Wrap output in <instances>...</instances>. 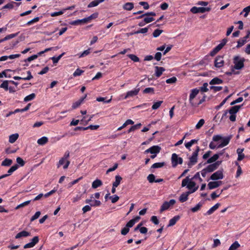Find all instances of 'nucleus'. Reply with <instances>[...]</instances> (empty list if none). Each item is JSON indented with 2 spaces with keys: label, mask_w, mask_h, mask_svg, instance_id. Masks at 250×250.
Returning a JSON list of instances; mask_svg holds the SVG:
<instances>
[{
  "label": "nucleus",
  "mask_w": 250,
  "mask_h": 250,
  "mask_svg": "<svg viewBox=\"0 0 250 250\" xmlns=\"http://www.w3.org/2000/svg\"><path fill=\"white\" fill-rule=\"evenodd\" d=\"M231 136L223 137L221 135H215L212 137V141L209 144L211 149L222 148L227 146L230 140Z\"/></svg>",
  "instance_id": "f257e3e1"
},
{
  "label": "nucleus",
  "mask_w": 250,
  "mask_h": 250,
  "mask_svg": "<svg viewBox=\"0 0 250 250\" xmlns=\"http://www.w3.org/2000/svg\"><path fill=\"white\" fill-rule=\"evenodd\" d=\"M192 179H190L189 176H187L185 179H183L182 182V187L187 186V188L191 190V193L195 192L198 188V186H196L195 182L192 181Z\"/></svg>",
  "instance_id": "f03ea898"
},
{
  "label": "nucleus",
  "mask_w": 250,
  "mask_h": 250,
  "mask_svg": "<svg viewBox=\"0 0 250 250\" xmlns=\"http://www.w3.org/2000/svg\"><path fill=\"white\" fill-rule=\"evenodd\" d=\"M245 59L244 58L240 57L239 55L234 56L233 58V63L234 65L232 69L240 70L244 66V62Z\"/></svg>",
  "instance_id": "7ed1b4c3"
},
{
  "label": "nucleus",
  "mask_w": 250,
  "mask_h": 250,
  "mask_svg": "<svg viewBox=\"0 0 250 250\" xmlns=\"http://www.w3.org/2000/svg\"><path fill=\"white\" fill-rule=\"evenodd\" d=\"M69 157V152L66 151L63 156L60 159L58 163L57 167H60L61 166H63V168L64 169H66L70 164V161L68 160Z\"/></svg>",
  "instance_id": "20e7f679"
},
{
  "label": "nucleus",
  "mask_w": 250,
  "mask_h": 250,
  "mask_svg": "<svg viewBox=\"0 0 250 250\" xmlns=\"http://www.w3.org/2000/svg\"><path fill=\"white\" fill-rule=\"evenodd\" d=\"M161 150V147L159 146H153L150 148L147 149L144 152L145 153H150L152 155L150 156V158L151 159L155 158L157 154H158Z\"/></svg>",
  "instance_id": "39448f33"
},
{
  "label": "nucleus",
  "mask_w": 250,
  "mask_h": 250,
  "mask_svg": "<svg viewBox=\"0 0 250 250\" xmlns=\"http://www.w3.org/2000/svg\"><path fill=\"white\" fill-rule=\"evenodd\" d=\"M200 148L199 146H197L195 151H194L192 155L189 157V162L188 163V167H190L194 165L197 162V157Z\"/></svg>",
  "instance_id": "423d86ee"
},
{
  "label": "nucleus",
  "mask_w": 250,
  "mask_h": 250,
  "mask_svg": "<svg viewBox=\"0 0 250 250\" xmlns=\"http://www.w3.org/2000/svg\"><path fill=\"white\" fill-rule=\"evenodd\" d=\"M176 203L174 199H171L169 201H165L161 207L160 211L163 212L172 207Z\"/></svg>",
  "instance_id": "0eeeda50"
},
{
  "label": "nucleus",
  "mask_w": 250,
  "mask_h": 250,
  "mask_svg": "<svg viewBox=\"0 0 250 250\" xmlns=\"http://www.w3.org/2000/svg\"><path fill=\"white\" fill-rule=\"evenodd\" d=\"M171 162L172 167H175L178 164H182L183 163V159L178 157L176 153H173L171 156Z\"/></svg>",
  "instance_id": "6e6552de"
},
{
  "label": "nucleus",
  "mask_w": 250,
  "mask_h": 250,
  "mask_svg": "<svg viewBox=\"0 0 250 250\" xmlns=\"http://www.w3.org/2000/svg\"><path fill=\"white\" fill-rule=\"evenodd\" d=\"M210 10V8L209 7H197L194 6L190 9V12L193 14L196 13H204L206 12H208Z\"/></svg>",
  "instance_id": "1a4fd4ad"
},
{
  "label": "nucleus",
  "mask_w": 250,
  "mask_h": 250,
  "mask_svg": "<svg viewBox=\"0 0 250 250\" xmlns=\"http://www.w3.org/2000/svg\"><path fill=\"white\" fill-rule=\"evenodd\" d=\"M224 178L223 170L222 169L218 170L213 173L210 176V179L216 181L223 179Z\"/></svg>",
  "instance_id": "9d476101"
},
{
  "label": "nucleus",
  "mask_w": 250,
  "mask_h": 250,
  "mask_svg": "<svg viewBox=\"0 0 250 250\" xmlns=\"http://www.w3.org/2000/svg\"><path fill=\"white\" fill-rule=\"evenodd\" d=\"M199 92V90L197 88H194L191 90V92L189 97V101L192 105H194L195 103L193 102V99L197 95Z\"/></svg>",
  "instance_id": "9b49d317"
},
{
  "label": "nucleus",
  "mask_w": 250,
  "mask_h": 250,
  "mask_svg": "<svg viewBox=\"0 0 250 250\" xmlns=\"http://www.w3.org/2000/svg\"><path fill=\"white\" fill-rule=\"evenodd\" d=\"M39 239L38 236H35L32 238L30 242L25 244L23 246V248L28 249L33 248L35 246L36 244H37L39 242Z\"/></svg>",
  "instance_id": "f8f14e48"
},
{
  "label": "nucleus",
  "mask_w": 250,
  "mask_h": 250,
  "mask_svg": "<svg viewBox=\"0 0 250 250\" xmlns=\"http://www.w3.org/2000/svg\"><path fill=\"white\" fill-rule=\"evenodd\" d=\"M139 91H140L139 88H136L134 90L129 91L126 93L125 97H123V99H126L129 97H132L133 96H135L138 94Z\"/></svg>",
  "instance_id": "ddd939ff"
},
{
  "label": "nucleus",
  "mask_w": 250,
  "mask_h": 250,
  "mask_svg": "<svg viewBox=\"0 0 250 250\" xmlns=\"http://www.w3.org/2000/svg\"><path fill=\"white\" fill-rule=\"evenodd\" d=\"M222 184V182L221 181H215L209 182L208 184V188L209 189H213L219 187Z\"/></svg>",
  "instance_id": "4468645a"
},
{
  "label": "nucleus",
  "mask_w": 250,
  "mask_h": 250,
  "mask_svg": "<svg viewBox=\"0 0 250 250\" xmlns=\"http://www.w3.org/2000/svg\"><path fill=\"white\" fill-rule=\"evenodd\" d=\"M224 61L221 56H217L214 61V66L217 68H220L224 65Z\"/></svg>",
  "instance_id": "2eb2a0df"
},
{
  "label": "nucleus",
  "mask_w": 250,
  "mask_h": 250,
  "mask_svg": "<svg viewBox=\"0 0 250 250\" xmlns=\"http://www.w3.org/2000/svg\"><path fill=\"white\" fill-rule=\"evenodd\" d=\"M221 162H217L214 164H210L208 165L205 168L208 172H211L216 169L219 166V165L221 164Z\"/></svg>",
  "instance_id": "dca6fc26"
},
{
  "label": "nucleus",
  "mask_w": 250,
  "mask_h": 250,
  "mask_svg": "<svg viewBox=\"0 0 250 250\" xmlns=\"http://www.w3.org/2000/svg\"><path fill=\"white\" fill-rule=\"evenodd\" d=\"M19 168V166L16 164L11 167V168L8 170L7 174H5L0 176V179L4 178L9 175H10L13 172L16 171Z\"/></svg>",
  "instance_id": "f3484780"
},
{
  "label": "nucleus",
  "mask_w": 250,
  "mask_h": 250,
  "mask_svg": "<svg viewBox=\"0 0 250 250\" xmlns=\"http://www.w3.org/2000/svg\"><path fill=\"white\" fill-rule=\"evenodd\" d=\"M220 203H217L215 205H214L213 207H212L209 209H208L206 213H205V215H209L211 214H212L216 209L220 207Z\"/></svg>",
  "instance_id": "a211bd4d"
},
{
  "label": "nucleus",
  "mask_w": 250,
  "mask_h": 250,
  "mask_svg": "<svg viewBox=\"0 0 250 250\" xmlns=\"http://www.w3.org/2000/svg\"><path fill=\"white\" fill-rule=\"evenodd\" d=\"M140 217L139 216H136L134 218L130 220L129 222H128L126 225V226L129 229L132 227L134 225L140 220Z\"/></svg>",
  "instance_id": "6ab92c4d"
},
{
  "label": "nucleus",
  "mask_w": 250,
  "mask_h": 250,
  "mask_svg": "<svg viewBox=\"0 0 250 250\" xmlns=\"http://www.w3.org/2000/svg\"><path fill=\"white\" fill-rule=\"evenodd\" d=\"M87 95L85 94L83 97L81 98L78 101L74 103L72 105V107L73 109H75L77 108L79 106H80L81 104L83 103L84 99L86 97Z\"/></svg>",
  "instance_id": "aec40b11"
},
{
  "label": "nucleus",
  "mask_w": 250,
  "mask_h": 250,
  "mask_svg": "<svg viewBox=\"0 0 250 250\" xmlns=\"http://www.w3.org/2000/svg\"><path fill=\"white\" fill-rule=\"evenodd\" d=\"M180 217L179 215L174 216L172 218L170 219L167 227H171L174 226L176 222L180 219Z\"/></svg>",
  "instance_id": "412c9836"
},
{
  "label": "nucleus",
  "mask_w": 250,
  "mask_h": 250,
  "mask_svg": "<svg viewBox=\"0 0 250 250\" xmlns=\"http://www.w3.org/2000/svg\"><path fill=\"white\" fill-rule=\"evenodd\" d=\"M155 75L157 77H159L165 71V69L163 67L155 66Z\"/></svg>",
  "instance_id": "4be33fe9"
},
{
  "label": "nucleus",
  "mask_w": 250,
  "mask_h": 250,
  "mask_svg": "<svg viewBox=\"0 0 250 250\" xmlns=\"http://www.w3.org/2000/svg\"><path fill=\"white\" fill-rule=\"evenodd\" d=\"M243 151H244V148H238L237 149L236 151H237V153L238 154L237 160L239 161L242 160L245 157V155L243 153Z\"/></svg>",
  "instance_id": "5701e85b"
},
{
  "label": "nucleus",
  "mask_w": 250,
  "mask_h": 250,
  "mask_svg": "<svg viewBox=\"0 0 250 250\" xmlns=\"http://www.w3.org/2000/svg\"><path fill=\"white\" fill-rule=\"evenodd\" d=\"M191 192L188 191L182 193L179 197V200L181 202H184L188 199V196Z\"/></svg>",
  "instance_id": "b1692460"
},
{
  "label": "nucleus",
  "mask_w": 250,
  "mask_h": 250,
  "mask_svg": "<svg viewBox=\"0 0 250 250\" xmlns=\"http://www.w3.org/2000/svg\"><path fill=\"white\" fill-rule=\"evenodd\" d=\"M223 83V81L218 78V77H215L212 79L210 82L209 84L210 85H214V84H222Z\"/></svg>",
  "instance_id": "393cba45"
},
{
  "label": "nucleus",
  "mask_w": 250,
  "mask_h": 250,
  "mask_svg": "<svg viewBox=\"0 0 250 250\" xmlns=\"http://www.w3.org/2000/svg\"><path fill=\"white\" fill-rule=\"evenodd\" d=\"M94 115H86L83 117V119L81 120V122L82 124H87L89 122H90L91 119L93 118Z\"/></svg>",
  "instance_id": "a878e982"
},
{
  "label": "nucleus",
  "mask_w": 250,
  "mask_h": 250,
  "mask_svg": "<svg viewBox=\"0 0 250 250\" xmlns=\"http://www.w3.org/2000/svg\"><path fill=\"white\" fill-rule=\"evenodd\" d=\"M29 235H30L29 232H28L26 231L23 230V231L20 232L19 233L17 234V235L15 236V238L16 239H19V238H20L22 237H27Z\"/></svg>",
  "instance_id": "bb28decb"
},
{
  "label": "nucleus",
  "mask_w": 250,
  "mask_h": 250,
  "mask_svg": "<svg viewBox=\"0 0 250 250\" xmlns=\"http://www.w3.org/2000/svg\"><path fill=\"white\" fill-rule=\"evenodd\" d=\"M19 136V134H18V133H15V134L10 135L9 137V143H10L11 144L15 143L16 141V140L18 139Z\"/></svg>",
  "instance_id": "cd10ccee"
},
{
  "label": "nucleus",
  "mask_w": 250,
  "mask_h": 250,
  "mask_svg": "<svg viewBox=\"0 0 250 250\" xmlns=\"http://www.w3.org/2000/svg\"><path fill=\"white\" fill-rule=\"evenodd\" d=\"M103 184V183L101 180L99 179H96L94 181L92 184V188H96L100 186H101Z\"/></svg>",
  "instance_id": "c85d7f7f"
},
{
  "label": "nucleus",
  "mask_w": 250,
  "mask_h": 250,
  "mask_svg": "<svg viewBox=\"0 0 250 250\" xmlns=\"http://www.w3.org/2000/svg\"><path fill=\"white\" fill-rule=\"evenodd\" d=\"M48 141L47 137L43 136L39 139L37 141V143L41 146H43L46 144Z\"/></svg>",
  "instance_id": "c756f323"
},
{
  "label": "nucleus",
  "mask_w": 250,
  "mask_h": 250,
  "mask_svg": "<svg viewBox=\"0 0 250 250\" xmlns=\"http://www.w3.org/2000/svg\"><path fill=\"white\" fill-rule=\"evenodd\" d=\"M86 23V20L85 18L81 20H77L72 21L70 22L71 25H78L81 24H84Z\"/></svg>",
  "instance_id": "7c9ffc66"
},
{
  "label": "nucleus",
  "mask_w": 250,
  "mask_h": 250,
  "mask_svg": "<svg viewBox=\"0 0 250 250\" xmlns=\"http://www.w3.org/2000/svg\"><path fill=\"white\" fill-rule=\"evenodd\" d=\"M240 107V106L238 105L232 106L229 110V112L230 114L236 115V113L239 111Z\"/></svg>",
  "instance_id": "2f4dec72"
},
{
  "label": "nucleus",
  "mask_w": 250,
  "mask_h": 250,
  "mask_svg": "<svg viewBox=\"0 0 250 250\" xmlns=\"http://www.w3.org/2000/svg\"><path fill=\"white\" fill-rule=\"evenodd\" d=\"M223 189H222L220 191H219V190H217L212 192L210 195L212 199L214 200L216 198L219 197V196L221 194V193L223 192Z\"/></svg>",
  "instance_id": "473e14b6"
},
{
  "label": "nucleus",
  "mask_w": 250,
  "mask_h": 250,
  "mask_svg": "<svg viewBox=\"0 0 250 250\" xmlns=\"http://www.w3.org/2000/svg\"><path fill=\"white\" fill-rule=\"evenodd\" d=\"M219 157V154H215L207 160L208 164H211L215 162Z\"/></svg>",
  "instance_id": "72a5a7b5"
},
{
  "label": "nucleus",
  "mask_w": 250,
  "mask_h": 250,
  "mask_svg": "<svg viewBox=\"0 0 250 250\" xmlns=\"http://www.w3.org/2000/svg\"><path fill=\"white\" fill-rule=\"evenodd\" d=\"M198 140L197 139H193L190 141L189 142L185 143V147L188 149H190V147L194 144L197 143Z\"/></svg>",
  "instance_id": "f704fd0d"
},
{
  "label": "nucleus",
  "mask_w": 250,
  "mask_h": 250,
  "mask_svg": "<svg viewBox=\"0 0 250 250\" xmlns=\"http://www.w3.org/2000/svg\"><path fill=\"white\" fill-rule=\"evenodd\" d=\"M134 8V4L132 2H126L123 8L126 10H131Z\"/></svg>",
  "instance_id": "c9c22d12"
},
{
  "label": "nucleus",
  "mask_w": 250,
  "mask_h": 250,
  "mask_svg": "<svg viewBox=\"0 0 250 250\" xmlns=\"http://www.w3.org/2000/svg\"><path fill=\"white\" fill-rule=\"evenodd\" d=\"M240 247V245L238 241H235L229 247L228 250H237L238 248Z\"/></svg>",
  "instance_id": "e433bc0d"
},
{
  "label": "nucleus",
  "mask_w": 250,
  "mask_h": 250,
  "mask_svg": "<svg viewBox=\"0 0 250 250\" xmlns=\"http://www.w3.org/2000/svg\"><path fill=\"white\" fill-rule=\"evenodd\" d=\"M122 179V178L120 175H116L115 176V181L113 183L114 187H118Z\"/></svg>",
  "instance_id": "4c0bfd02"
},
{
  "label": "nucleus",
  "mask_w": 250,
  "mask_h": 250,
  "mask_svg": "<svg viewBox=\"0 0 250 250\" xmlns=\"http://www.w3.org/2000/svg\"><path fill=\"white\" fill-rule=\"evenodd\" d=\"M31 106V104H28L24 108H21V109H16V110H15V111H14V113H18V112H25V111H27L30 107Z\"/></svg>",
  "instance_id": "58836bf2"
},
{
  "label": "nucleus",
  "mask_w": 250,
  "mask_h": 250,
  "mask_svg": "<svg viewBox=\"0 0 250 250\" xmlns=\"http://www.w3.org/2000/svg\"><path fill=\"white\" fill-rule=\"evenodd\" d=\"M12 164V160L10 159L6 158L4 159L1 163L2 166H10Z\"/></svg>",
  "instance_id": "ea45409f"
},
{
  "label": "nucleus",
  "mask_w": 250,
  "mask_h": 250,
  "mask_svg": "<svg viewBox=\"0 0 250 250\" xmlns=\"http://www.w3.org/2000/svg\"><path fill=\"white\" fill-rule=\"evenodd\" d=\"M203 204L201 202L198 203L195 207L191 208V210L193 212H195L199 210L202 206Z\"/></svg>",
  "instance_id": "a19ab883"
},
{
  "label": "nucleus",
  "mask_w": 250,
  "mask_h": 250,
  "mask_svg": "<svg viewBox=\"0 0 250 250\" xmlns=\"http://www.w3.org/2000/svg\"><path fill=\"white\" fill-rule=\"evenodd\" d=\"M163 103V101H159L154 103L153 104L152 106V109L153 110L157 109L158 108L160 107Z\"/></svg>",
  "instance_id": "79ce46f5"
},
{
  "label": "nucleus",
  "mask_w": 250,
  "mask_h": 250,
  "mask_svg": "<svg viewBox=\"0 0 250 250\" xmlns=\"http://www.w3.org/2000/svg\"><path fill=\"white\" fill-rule=\"evenodd\" d=\"M98 13H95L91 15L90 16L85 18V20H86V23L89 22L90 21H91L93 19H95L98 17Z\"/></svg>",
  "instance_id": "37998d69"
},
{
  "label": "nucleus",
  "mask_w": 250,
  "mask_h": 250,
  "mask_svg": "<svg viewBox=\"0 0 250 250\" xmlns=\"http://www.w3.org/2000/svg\"><path fill=\"white\" fill-rule=\"evenodd\" d=\"M247 41H246L244 39L241 38L237 41V45H236V48H239L242 46H243L246 43Z\"/></svg>",
  "instance_id": "c03bdc74"
},
{
  "label": "nucleus",
  "mask_w": 250,
  "mask_h": 250,
  "mask_svg": "<svg viewBox=\"0 0 250 250\" xmlns=\"http://www.w3.org/2000/svg\"><path fill=\"white\" fill-rule=\"evenodd\" d=\"M35 96H36V95L34 93H32V94L26 96L24 99V101L25 102H27L28 101H31L35 98Z\"/></svg>",
  "instance_id": "a18cd8bd"
},
{
  "label": "nucleus",
  "mask_w": 250,
  "mask_h": 250,
  "mask_svg": "<svg viewBox=\"0 0 250 250\" xmlns=\"http://www.w3.org/2000/svg\"><path fill=\"white\" fill-rule=\"evenodd\" d=\"M165 162L156 163L153 164L151 166L152 168H157L163 167L165 165Z\"/></svg>",
  "instance_id": "49530a36"
},
{
  "label": "nucleus",
  "mask_w": 250,
  "mask_h": 250,
  "mask_svg": "<svg viewBox=\"0 0 250 250\" xmlns=\"http://www.w3.org/2000/svg\"><path fill=\"white\" fill-rule=\"evenodd\" d=\"M204 124H205V120L203 119H200L199 121V122H198V123L196 125L195 128L196 129H199L203 126V125H204Z\"/></svg>",
  "instance_id": "de8ad7c7"
},
{
  "label": "nucleus",
  "mask_w": 250,
  "mask_h": 250,
  "mask_svg": "<svg viewBox=\"0 0 250 250\" xmlns=\"http://www.w3.org/2000/svg\"><path fill=\"white\" fill-rule=\"evenodd\" d=\"M148 30V29L147 27H145V28H141L140 30L134 32L133 33V34H139V33L145 34V33L147 32Z\"/></svg>",
  "instance_id": "09e8293b"
},
{
  "label": "nucleus",
  "mask_w": 250,
  "mask_h": 250,
  "mask_svg": "<svg viewBox=\"0 0 250 250\" xmlns=\"http://www.w3.org/2000/svg\"><path fill=\"white\" fill-rule=\"evenodd\" d=\"M127 56L134 62H138L140 61L139 58L134 54H128Z\"/></svg>",
  "instance_id": "8fccbe9b"
},
{
  "label": "nucleus",
  "mask_w": 250,
  "mask_h": 250,
  "mask_svg": "<svg viewBox=\"0 0 250 250\" xmlns=\"http://www.w3.org/2000/svg\"><path fill=\"white\" fill-rule=\"evenodd\" d=\"M142 125L141 123L136 124L132 126L129 129L128 131V132L129 133L130 132L133 131L136 129H137L140 127V126Z\"/></svg>",
  "instance_id": "3c124183"
},
{
  "label": "nucleus",
  "mask_w": 250,
  "mask_h": 250,
  "mask_svg": "<svg viewBox=\"0 0 250 250\" xmlns=\"http://www.w3.org/2000/svg\"><path fill=\"white\" fill-rule=\"evenodd\" d=\"M147 179L149 181V183L155 182V176L153 174H149L147 177Z\"/></svg>",
  "instance_id": "603ef678"
},
{
  "label": "nucleus",
  "mask_w": 250,
  "mask_h": 250,
  "mask_svg": "<svg viewBox=\"0 0 250 250\" xmlns=\"http://www.w3.org/2000/svg\"><path fill=\"white\" fill-rule=\"evenodd\" d=\"M144 20L146 23H148L154 21V19L153 17H149V16H146L144 18Z\"/></svg>",
  "instance_id": "864d4df0"
},
{
  "label": "nucleus",
  "mask_w": 250,
  "mask_h": 250,
  "mask_svg": "<svg viewBox=\"0 0 250 250\" xmlns=\"http://www.w3.org/2000/svg\"><path fill=\"white\" fill-rule=\"evenodd\" d=\"M210 89L211 90H212L214 92H216L221 90L223 89V87L222 86H220L212 85L210 87Z\"/></svg>",
  "instance_id": "5fc2aeb1"
},
{
  "label": "nucleus",
  "mask_w": 250,
  "mask_h": 250,
  "mask_svg": "<svg viewBox=\"0 0 250 250\" xmlns=\"http://www.w3.org/2000/svg\"><path fill=\"white\" fill-rule=\"evenodd\" d=\"M192 179L197 180L199 182H202L203 181L202 179L200 177V172H197L194 176L193 177Z\"/></svg>",
  "instance_id": "6e6d98bb"
},
{
  "label": "nucleus",
  "mask_w": 250,
  "mask_h": 250,
  "mask_svg": "<svg viewBox=\"0 0 250 250\" xmlns=\"http://www.w3.org/2000/svg\"><path fill=\"white\" fill-rule=\"evenodd\" d=\"M144 93H151L154 94V89L153 87H147L145 88L143 90Z\"/></svg>",
  "instance_id": "4d7b16f0"
},
{
  "label": "nucleus",
  "mask_w": 250,
  "mask_h": 250,
  "mask_svg": "<svg viewBox=\"0 0 250 250\" xmlns=\"http://www.w3.org/2000/svg\"><path fill=\"white\" fill-rule=\"evenodd\" d=\"M163 31L162 30L157 29L155 30L153 32V36L154 38H157L160 35V34L163 32Z\"/></svg>",
  "instance_id": "13d9d810"
},
{
  "label": "nucleus",
  "mask_w": 250,
  "mask_h": 250,
  "mask_svg": "<svg viewBox=\"0 0 250 250\" xmlns=\"http://www.w3.org/2000/svg\"><path fill=\"white\" fill-rule=\"evenodd\" d=\"M83 71L80 69L79 68H77L75 72L73 73V75L74 77H77L81 75L83 73Z\"/></svg>",
  "instance_id": "bf43d9fd"
},
{
  "label": "nucleus",
  "mask_w": 250,
  "mask_h": 250,
  "mask_svg": "<svg viewBox=\"0 0 250 250\" xmlns=\"http://www.w3.org/2000/svg\"><path fill=\"white\" fill-rule=\"evenodd\" d=\"M64 13V10L62 9V10L58 11V12H52L50 13V16L51 17H56L58 16L61 15L63 14Z\"/></svg>",
  "instance_id": "052dcab7"
},
{
  "label": "nucleus",
  "mask_w": 250,
  "mask_h": 250,
  "mask_svg": "<svg viewBox=\"0 0 250 250\" xmlns=\"http://www.w3.org/2000/svg\"><path fill=\"white\" fill-rule=\"evenodd\" d=\"M101 204V202L99 200H94L92 201V203L90 204V206L91 207H98L100 206Z\"/></svg>",
  "instance_id": "680f3d73"
},
{
  "label": "nucleus",
  "mask_w": 250,
  "mask_h": 250,
  "mask_svg": "<svg viewBox=\"0 0 250 250\" xmlns=\"http://www.w3.org/2000/svg\"><path fill=\"white\" fill-rule=\"evenodd\" d=\"M40 20V18L39 17H36L34 19H33L32 20L28 21L27 23H26V25H30L32 24H33L34 23H36L37 22H38Z\"/></svg>",
  "instance_id": "e2e57ef3"
},
{
  "label": "nucleus",
  "mask_w": 250,
  "mask_h": 250,
  "mask_svg": "<svg viewBox=\"0 0 250 250\" xmlns=\"http://www.w3.org/2000/svg\"><path fill=\"white\" fill-rule=\"evenodd\" d=\"M16 162L21 167L23 166L25 164L24 161L21 157H17L16 159Z\"/></svg>",
  "instance_id": "0e129e2a"
},
{
  "label": "nucleus",
  "mask_w": 250,
  "mask_h": 250,
  "mask_svg": "<svg viewBox=\"0 0 250 250\" xmlns=\"http://www.w3.org/2000/svg\"><path fill=\"white\" fill-rule=\"evenodd\" d=\"M0 87L4 88L7 90L8 89V81H4L0 85Z\"/></svg>",
  "instance_id": "69168bd1"
},
{
  "label": "nucleus",
  "mask_w": 250,
  "mask_h": 250,
  "mask_svg": "<svg viewBox=\"0 0 250 250\" xmlns=\"http://www.w3.org/2000/svg\"><path fill=\"white\" fill-rule=\"evenodd\" d=\"M250 11V5L244 8V9L243 10V11L241 13V14H242L243 12H244L245 14L244 16L245 17H247L248 16Z\"/></svg>",
  "instance_id": "338daca9"
},
{
  "label": "nucleus",
  "mask_w": 250,
  "mask_h": 250,
  "mask_svg": "<svg viewBox=\"0 0 250 250\" xmlns=\"http://www.w3.org/2000/svg\"><path fill=\"white\" fill-rule=\"evenodd\" d=\"M99 2L97 0H95L94 1H91L89 3L87 7L88 8L93 7L97 6L99 4Z\"/></svg>",
  "instance_id": "774afa93"
}]
</instances>
